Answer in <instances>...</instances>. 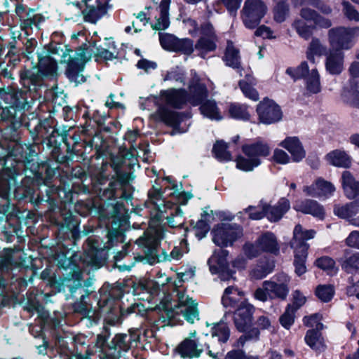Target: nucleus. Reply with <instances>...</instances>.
<instances>
[{"mask_svg":"<svg viewBox=\"0 0 359 359\" xmlns=\"http://www.w3.org/2000/svg\"><path fill=\"white\" fill-rule=\"evenodd\" d=\"M243 252L245 255L249 258L252 259L257 257L262 252L259 246L257 245V240L255 243H247L243 246Z\"/></svg>","mask_w":359,"mask_h":359,"instance_id":"63","label":"nucleus"},{"mask_svg":"<svg viewBox=\"0 0 359 359\" xmlns=\"http://www.w3.org/2000/svg\"><path fill=\"white\" fill-rule=\"evenodd\" d=\"M168 223L170 227L176 228L182 226L184 224L183 212L177 206L174 208V210L170 212V216H168Z\"/></svg>","mask_w":359,"mask_h":359,"instance_id":"55","label":"nucleus"},{"mask_svg":"<svg viewBox=\"0 0 359 359\" xmlns=\"http://www.w3.org/2000/svg\"><path fill=\"white\" fill-rule=\"evenodd\" d=\"M359 36V27H338L328 31V41L332 50H348Z\"/></svg>","mask_w":359,"mask_h":359,"instance_id":"11","label":"nucleus"},{"mask_svg":"<svg viewBox=\"0 0 359 359\" xmlns=\"http://www.w3.org/2000/svg\"><path fill=\"white\" fill-rule=\"evenodd\" d=\"M148 197L146 204L148 207L153 206L158 212V217H161L158 214L165 212L167 208L172 209L173 204L165 201L159 188L153 186L148 192Z\"/></svg>","mask_w":359,"mask_h":359,"instance_id":"24","label":"nucleus"},{"mask_svg":"<svg viewBox=\"0 0 359 359\" xmlns=\"http://www.w3.org/2000/svg\"><path fill=\"white\" fill-rule=\"evenodd\" d=\"M316 265L324 270L326 271L328 273L332 274L336 273L337 271V268L335 264V261L327 256L321 257L316 259Z\"/></svg>","mask_w":359,"mask_h":359,"instance_id":"54","label":"nucleus"},{"mask_svg":"<svg viewBox=\"0 0 359 359\" xmlns=\"http://www.w3.org/2000/svg\"><path fill=\"white\" fill-rule=\"evenodd\" d=\"M189 26L192 27L189 29V33L192 36L200 34L201 36L195 45V49L201 57L204 58L205 55L217 48V37L212 25L209 22H205L198 27L196 21L189 20L187 21Z\"/></svg>","mask_w":359,"mask_h":359,"instance_id":"9","label":"nucleus"},{"mask_svg":"<svg viewBox=\"0 0 359 359\" xmlns=\"http://www.w3.org/2000/svg\"><path fill=\"white\" fill-rule=\"evenodd\" d=\"M228 113L230 117L234 119L249 121L250 118L249 107L244 104L231 103L228 107Z\"/></svg>","mask_w":359,"mask_h":359,"instance_id":"41","label":"nucleus"},{"mask_svg":"<svg viewBox=\"0 0 359 359\" xmlns=\"http://www.w3.org/2000/svg\"><path fill=\"white\" fill-rule=\"evenodd\" d=\"M326 47L320 40L313 38L306 50V58L312 63H315V56H320L326 53Z\"/></svg>","mask_w":359,"mask_h":359,"instance_id":"49","label":"nucleus"},{"mask_svg":"<svg viewBox=\"0 0 359 359\" xmlns=\"http://www.w3.org/2000/svg\"><path fill=\"white\" fill-rule=\"evenodd\" d=\"M275 267L273 260L260 261L252 270L251 276L255 279H262L271 273Z\"/></svg>","mask_w":359,"mask_h":359,"instance_id":"43","label":"nucleus"},{"mask_svg":"<svg viewBox=\"0 0 359 359\" xmlns=\"http://www.w3.org/2000/svg\"><path fill=\"white\" fill-rule=\"evenodd\" d=\"M211 335L213 338H217L219 342L225 343L229 338L230 330L227 325L221 321L212 325Z\"/></svg>","mask_w":359,"mask_h":359,"instance_id":"47","label":"nucleus"},{"mask_svg":"<svg viewBox=\"0 0 359 359\" xmlns=\"http://www.w3.org/2000/svg\"><path fill=\"white\" fill-rule=\"evenodd\" d=\"M102 248L98 241L89 238L87 241L85 253L81 257V264L95 268H99L102 264V259L99 253Z\"/></svg>","mask_w":359,"mask_h":359,"instance_id":"20","label":"nucleus"},{"mask_svg":"<svg viewBox=\"0 0 359 359\" xmlns=\"http://www.w3.org/2000/svg\"><path fill=\"white\" fill-rule=\"evenodd\" d=\"M209 230L210 226L204 219L198 220L194 228V234L199 240L205 237Z\"/></svg>","mask_w":359,"mask_h":359,"instance_id":"61","label":"nucleus"},{"mask_svg":"<svg viewBox=\"0 0 359 359\" xmlns=\"http://www.w3.org/2000/svg\"><path fill=\"white\" fill-rule=\"evenodd\" d=\"M279 145L288 151L294 162H300L306 156V151L297 137H287Z\"/></svg>","mask_w":359,"mask_h":359,"instance_id":"23","label":"nucleus"},{"mask_svg":"<svg viewBox=\"0 0 359 359\" xmlns=\"http://www.w3.org/2000/svg\"><path fill=\"white\" fill-rule=\"evenodd\" d=\"M334 294V288L330 285H319L316 290V294L322 302H330Z\"/></svg>","mask_w":359,"mask_h":359,"instance_id":"56","label":"nucleus"},{"mask_svg":"<svg viewBox=\"0 0 359 359\" xmlns=\"http://www.w3.org/2000/svg\"><path fill=\"white\" fill-rule=\"evenodd\" d=\"M325 70L331 75H339L344 69V54L339 50H331L325 55Z\"/></svg>","mask_w":359,"mask_h":359,"instance_id":"21","label":"nucleus"},{"mask_svg":"<svg viewBox=\"0 0 359 359\" xmlns=\"http://www.w3.org/2000/svg\"><path fill=\"white\" fill-rule=\"evenodd\" d=\"M292 26L296 29L298 34L305 39H308L312 34V27L307 25L306 22L302 20H295Z\"/></svg>","mask_w":359,"mask_h":359,"instance_id":"58","label":"nucleus"},{"mask_svg":"<svg viewBox=\"0 0 359 359\" xmlns=\"http://www.w3.org/2000/svg\"><path fill=\"white\" fill-rule=\"evenodd\" d=\"M257 245L262 252L278 255L280 246L276 236L271 232H266L257 238Z\"/></svg>","mask_w":359,"mask_h":359,"instance_id":"30","label":"nucleus"},{"mask_svg":"<svg viewBox=\"0 0 359 359\" xmlns=\"http://www.w3.org/2000/svg\"><path fill=\"white\" fill-rule=\"evenodd\" d=\"M276 5L274 7V20L278 22H283L288 14L287 0H274Z\"/></svg>","mask_w":359,"mask_h":359,"instance_id":"53","label":"nucleus"},{"mask_svg":"<svg viewBox=\"0 0 359 359\" xmlns=\"http://www.w3.org/2000/svg\"><path fill=\"white\" fill-rule=\"evenodd\" d=\"M267 203L261 201L257 205H250L243 212H238V217H241L243 212L248 213L249 218L253 220L261 219L266 217Z\"/></svg>","mask_w":359,"mask_h":359,"instance_id":"44","label":"nucleus"},{"mask_svg":"<svg viewBox=\"0 0 359 359\" xmlns=\"http://www.w3.org/2000/svg\"><path fill=\"white\" fill-rule=\"evenodd\" d=\"M86 8L83 11V14L86 21L95 23L107 13L108 6L103 4H99L95 1L93 5H86Z\"/></svg>","mask_w":359,"mask_h":359,"instance_id":"32","label":"nucleus"},{"mask_svg":"<svg viewBox=\"0 0 359 359\" xmlns=\"http://www.w3.org/2000/svg\"><path fill=\"white\" fill-rule=\"evenodd\" d=\"M295 309L288 305L284 313L280 317V323L283 327L289 329L294 321Z\"/></svg>","mask_w":359,"mask_h":359,"instance_id":"57","label":"nucleus"},{"mask_svg":"<svg viewBox=\"0 0 359 359\" xmlns=\"http://www.w3.org/2000/svg\"><path fill=\"white\" fill-rule=\"evenodd\" d=\"M164 232L161 229H150L147 231L144 236L139 238L136 243L143 248V251L147 257H149L153 262H165L172 259H180L184 252L187 250H182L178 247H175L170 254L165 251L158 253V247L161 239L164 238Z\"/></svg>","mask_w":359,"mask_h":359,"instance_id":"6","label":"nucleus"},{"mask_svg":"<svg viewBox=\"0 0 359 359\" xmlns=\"http://www.w3.org/2000/svg\"><path fill=\"white\" fill-rule=\"evenodd\" d=\"M109 336L107 329L97 335L95 352L98 353L100 359H126L124 355L136 346L140 340L138 329H130L128 334H116L110 343L106 345Z\"/></svg>","mask_w":359,"mask_h":359,"instance_id":"3","label":"nucleus"},{"mask_svg":"<svg viewBox=\"0 0 359 359\" xmlns=\"http://www.w3.org/2000/svg\"><path fill=\"white\" fill-rule=\"evenodd\" d=\"M75 345V353L70 358V359H90V356L97 355L98 353L95 352V344L93 348H90L88 344V339L82 334L76 335L74 338Z\"/></svg>","mask_w":359,"mask_h":359,"instance_id":"25","label":"nucleus"},{"mask_svg":"<svg viewBox=\"0 0 359 359\" xmlns=\"http://www.w3.org/2000/svg\"><path fill=\"white\" fill-rule=\"evenodd\" d=\"M341 184L346 196L350 199L359 195V182L349 171H344L341 175Z\"/></svg>","mask_w":359,"mask_h":359,"instance_id":"31","label":"nucleus"},{"mask_svg":"<svg viewBox=\"0 0 359 359\" xmlns=\"http://www.w3.org/2000/svg\"><path fill=\"white\" fill-rule=\"evenodd\" d=\"M170 280L165 274L159 273L155 280H147L140 285L139 288L135 289V294H140V292H137L139 289L145 291L149 294L146 299L148 302L154 301L155 303L159 302L157 305L158 309L164 310L168 318L172 319L175 313H180L189 323H194L195 320L199 319L197 303L179 289H175L172 294H167V284Z\"/></svg>","mask_w":359,"mask_h":359,"instance_id":"1","label":"nucleus"},{"mask_svg":"<svg viewBox=\"0 0 359 359\" xmlns=\"http://www.w3.org/2000/svg\"><path fill=\"white\" fill-rule=\"evenodd\" d=\"M293 208L297 211L302 212L304 214L311 215L320 219H323L325 216L323 206L314 200L304 199L297 201Z\"/></svg>","mask_w":359,"mask_h":359,"instance_id":"22","label":"nucleus"},{"mask_svg":"<svg viewBox=\"0 0 359 359\" xmlns=\"http://www.w3.org/2000/svg\"><path fill=\"white\" fill-rule=\"evenodd\" d=\"M193 41L189 39H179L177 43V48L175 52H182L186 55H190L194 51Z\"/></svg>","mask_w":359,"mask_h":359,"instance_id":"62","label":"nucleus"},{"mask_svg":"<svg viewBox=\"0 0 359 359\" xmlns=\"http://www.w3.org/2000/svg\"><path fill=\"white\" fill-rule=\"evenodd\" d=\"M306 344L313 351L321 352L325 350L324 339L320 330H309L307 331L305 338Z\"/></svg>","mask_w":359,"mask_h":359,"instance_id":"39","label":"nucleus"},{"mask_svg":"<svg viewBox=\"0 0 359 359\" xmlns=\"http://www.w3.org/2000/svg\"><path fill=\"white\" fill-rule=\"evenodd\" d=\"M228 254L226 250L219 249L215 250L208 261L210 272L212 274H218L222 281L235 280L233 277L235 271L229 269L226 259Z\"/></svg>","mask_w":359,"mask_h":359,"instance_id":"15","label":"nucleus"},{"mask_svg":"<svg viewBox=\"0 0 359 359\" xmlns=\"http://www.w3.org/2000/svg\"><path fill=\"white\" fill-rule=\"evenodd\" d=\"M57 59L51 56L46 55V79L50 77V80L53 81V85L50 86V89L46 88V96L53 95L54 94L53 89L56 88V83L55 78L57 76ZM48 84L46 83V88Z\"/></svg>","mask_w":359,"mask_h":359,"instance_id":"42","label":"nucleus"},{"mask_svg":"<svg viewBox=\"0 0 359 359\" xmlns=\"http://www.w3.org/2000/svg\"><path fill=\"white\" fill-rule=\"evenodd\" d=\"M267 7L262 0H246L241 11V18L248 29L255 28L266 15Z\"/></svg>","mask_w":359,"mask_h":359,"instance_id":"14","label":"nucleus"},{"mask_svg":"<svg viewBox=\"0 0 359 359\" xmlns=\"http://www.w3.org/2000/svg\"><path fill=\"white\" fill-rule=\"evenodd\" d=\"M359 210V201H355L340 205H335L334 207V213L340 218L349 219L355 216Z\"/></svg>","mask_w":359,"mask_h":359,"instance_id":"37","label":"nucleus"},{"mask_svg":"<svg viewBox=\"0 0 359 359\" xmlns=\"http://www.w3.org/2000/svg\"><path fill=\"white\" fill-rule=\"evenodd\" d=\"M189 90L187 93L184 89L171 88L161 91L159 99L156 97H149L146 102L157 104L158 107L154 114L156 119L175 128L183 121L184 116L182 114L169 109L168 106L182 108L187 101L189 102Z\"/></svg>","mask_w":359,"mask_h":359,"instance_id":"2","label":"nucleus"},{"mask_svg":"<svg viewBox=\"0 0 359 359\" xmlns=\"http://www.w3.org/2000/svg\"><path fill=\"white\" fill-rule=\"evenodd\" d=\"M242 151L245 156L237 157L236 168L249 172L262 163V158L269 156L271 148L267 142L259 138L254 142L243 145Z\"/></svg>","mask_w":359,"mask_h":359,"instance_id":"7","label":"nucleus"},{"mask_svg":"<svg viewBox=\"0 0 359 359\" xmlns=\"http://www.w3.org/2000/svg\"><path fill=\"white\" fill-rule=\"evenodd\" d=\"M224 60L227 66L238 69L240 76H243V69L241 68L239 50L233 46L231 41L227 42Z\"/></svg>","mask_w":359,"mask_h":359,"instance_id":"33","label":"nucleus"},{"mask_svg":"<svg viewBox=\"0 0 359 359\" xmlns=\"http://www.w3.org/2000/svg\"><path fill=\"white\" fill-rule=\"evenodd\" d=\"M343 97L346 102L359 108V91L356 88H353L351 90H344Z\"/></svg>","mask_w":359,"mask_h":359,"instance_id":"60","label":"nucleus"},{"mask_svg":"<svg viewBox=\"0 0 359 359\" xmlns=\"http://www.w3.org/2000/svg\"><path fill=\"white\" fill-rule=\"evenodd\" d=\"M160 43L163 48L169 51H176L179 39L168 33H159Z\"/></svg>","mask_w":359,"mask_h":359,"instance_id":"52","label":"nucleus"},{"mask_svg":"<svg viewBox=\"0 0 359 359\" xmlns=\"http://www.w3.org/2000/svg\"><path fill=\"white\" fill-rule=\"evenodd\" d=\"M76 257L77 256L76 255L72 258H67L66 255L62 254L57 255L55 258L59 267L63 268L65 270H69L68 274H71V278L77 282L75 285V287H72L70 288V292L72 294L75 292V290L77 287H82L81 280L83 272L81 270V266L74 263Z\"/></svg>","mask_w":359,"mask_h":359,"instance_id":"18","label":"nucleus"},{"mask_svg":"<svg viewBox=\"0 0 359 359\" xmlns=\"http://www.w3.org/2000/svg\"><path fill=\"white\" fill-rule=\"evenodd\" d=\"M315 235L314 230L304 229L300 224H297L293 231V238L290 242V246L292 248L297 250H303V247H306V250H308L309 245L306 241L314 238Z\"/></svg>","mask_w":359,"mask_h":359,"instance_id":"27","label":"nucleus"},{"mask_svg":"<svg viewBox=\"0 0 359 359\" xmlns=\"http://www.w3.org/2000/svg\"><path fill=\"white\" fill-rule=\"evenodd\" d=\"M170 0H161L160 5L156 9L154 18L156 22L151 25L154 29L163 30L170 25L169 7Z\"/></svg>","mask_w":359,"mask_h":359,"instance_id":"26","label":"nucleus"},{"mask_svg":"<svg viewBox=\"0 0 359 359\" xmlns=\"http://www.w3.org/2000/svg\"><path fill=\"white\" fill-rule=\"evenodd\" d=\"M303 321L305 325L313 327V330L319 331L323 328V324L320 323V316L317 313L304 317Z\"/></svg>","mask_w":359,"mask_h":359,"instance_id":"64","label":"nucleus"},{"mask_svg":"<svg viewBox=\"0 0 359 359\" xmlns=\"http://www.w3.org/2000/svg\"><path fill=\"white\" fill-rule=\"evenodd\" d=\"M139 330L140 336L142 334V337L148 343L152 344L157 341L156 332L158 330V325L154 321L150 320H144Z\"/></svg>","mask_w":359,"mask_h":359,"instance_id":"36","label":"nucleus"},{"mask_svg":"<svg viewBox=\"0 0 359 359\" xmlns=\"http://www.w3.org/2000/svg\"><path fill=\"white\" fill-rule=\"evenodd\" d=\"M247 81H240L239 86L244 94V95L253 100L257 101L259 100V94L257 91L252 86V85L255 84L254 78L250 75H245Z\"/></svg>","mask_w":359,"mask_h":359,"instance_id":"48","label":"nucleus"},{"mask_svg":"<svg viewBox=\"0 0 359 359\" xmlns=\"http://www.w3.org/2000/svg\"><path fill=\"white\" fill-rule=\"evenodd\" d=\"M212 241L220 247H228L243 236V229L235 224L221 223L212 230Z\"/></svg>","mask_w":359,"mask_h":359,"instance_id":"13","label":"nucleus"},{"mask_svg":"<svg viewBox=\"0 0 359 359\" xmlns=\"http://www.w3.org/2000/svg\"><path fill=\"white\" fill-rule=\"evenodd\" d=\"M325 159L332 165L347 168L351 165V159L348 154L342 150L336 149L329 152Z\"/></svg>","mask_w":359,"mask_h":359,"instance_id":"35","label":"nucleus"},{"mask_svg":"<svg viewBox=\"0 0 359 359\" xmlns=\"http://www.w3.org/2000/svg\"><path fill=\"white\" fill-rule=\"evenodd\" d=\"M192 79L189 83L190 95L189 102L194 106L200 105L201 114L212 121H220L223 118L222 112L214 100H206L208 90L196 72L191 71Z\"/></svg>","mask_w":359,"mask_h":359,"instance_id":"5","label":"nucleus"},{"mask_svg":"<svg viewBox=\"0 0 359 359\" xmlns=\"http://www.w3.org/2000/svg\"><path fill=\"white\" fill-rule=\"evenodd\" d=\"M212 152L219 161H229L232 159L231 154L227 151V144L223 141H217L214 144Z\"/></svg>","mask_w":359,"mask_h":359,"instance_id":"50","label":"nucleus"},{"mask_svg":"<svg viewBox=\"0 0 359 359\" xmlns=\"http://www.w3.org/2000/svg\"><path fill=\"white\" fill-rule=\"evenodd\" d=\"M37 313H39V311H37ZM45 318L43 314L41 313H39L37 319H36L35 322L29 327V332L32 335L34 338H39L41 339L42 344L36 346L39 353L42 352L41 348L44 347L45 346V335L43 332Z\"/></svg>","mask_w":359,"mask_h":359,"instance_id":"40","label":"nucleus"},{"mask_svg":"<svg viewBox=\"0 0 359 359\" xmlns=\"http://www.w3.org/2000/svg\"><path fill=\"white\" fill-rule=\"evenodd\" d=\"M341 5L343 6L342 11L346 18L351 21L359 22V12L350 2L342 1Z\"/></svg>","mask_w":359,"mask_h":359,"instance_id":"59","label":"nucleus"},{"mask_svg":"<svg viewBox=\"0 0 359 359\" xmlns=\"http://www.w3.org/2000/svg\"><path fill=\"white\" fill-rule=\"evenodd\" d=\"M290 208V201L285 198H280L274 205L267 203L266 217L271 222H277L289 210Z\"/></svg>","mask_w":359,"mask_h":359,"instance_id":"29","label":"nucleus"},{"mask_svg":"<svg viewBox=\"0 0 359 359\" xmlns=\"http://www.w3.org/2000/svg\"><path fill=\"white\" fill-rule=\"evenodd\" d=\"M290 278L287 274L279 273L270 280L264 281L262 287H258L254 292V297L261 302L274 299L284 300L290 291Z\"/></svg>","mask_w":359,"mask_h":359,"instance_id":"8","label":"nucleus"},{"mask_svg":"<svg viewBox=\"0 0 359 359\" xmlns=\"http://www.w3.org/2000/svg\"><path fill=\"white\" fill-rule=\"evenodd\" d=\"M95 191H98V196L103 201L111 200L116 198L117 189L121 190L120 197L126 201H131L133 189L128 182V176L126 174L117 172V179L111 182L109 187L102 190L97 185L94 187Z\"/></svg>","mask_w":359,"mask_h":359,"instance_id":"12","label":"nucleus"},{"mask_svg":"<svg viewBox=\"0 0 359 359\" xmlns=\"http://www.w3.org/2000/svg\"><path fill=\"white\" fill-rule=\"evenodd\" d=\"M87 295L81 294V301L74 304V311L80 313L83 318H88L90 323H96L101 318V311L93 310L87 303L84 301Z\"/></svg>","mask_w":359,"mask_h":359,"instance_id":"28","label":"nucleus"},{"mask_svg":"<svg viewBox=\"0 0 359 359\" xmlns=\"http://www.w3.org/2000/svg\"><path fill=\"white\" fill-rule=\"evenodd\" d=\"M259 121L264 124H272L282 118V111L280 107L273 100L264 99L256 109Z\"/></svg>","mask_w":359,"mask_h":359,"instance_id":"16","label":"nucleus"},{"mask_svg":"<svg viewBox=\"0 0 359 359\" xmlns=\"http://www.w3.org/2000/svg\"><path fill=\"white\" fill-rule=\"evenodd\" d=\"M254 306L247 302H242L233 314L234 323L241 332H245L250 327L252 320Z\"/></svg>","mask_w":359,"mask_h":359,"instance_id":"19","label":"nucleus"},{"mask_svg":"<svg viewBox=\"0 0 359 359\" xmlns=\"http://www.w3.org/2000/svg\"><path fill=\"white\" fill-rule=\"evenodd\" d=\"M209 345L201 343L196 331L191 332L177 346L176 351L183 358H198L205 351L213 359H219L220 353H213L209 349Z\"/></svg>","mask_w":359,"mask_h":359,"instance_id":"10","label":"nucleus"},{"mask_svg":"<svg viewBox=\"0 0 359 359\" xmlns=\"http://www.w3.org/2000/svg\"><path fill=\"white\" fill-rule=\"evenodd\" d=\"M116 46L113 41H109L107 48L97 46V43L92 45L83 44L74 53L69 60L66 70V75L71 81L81 83L85 81L83 75L81 74L86 61L90 60L93 55L107 60H111L116 57Z\"/></svg>","mask_w":359,"mask_h":359,"instance_id":"4","label":"nucleus"},{"mask_svg":"<svg viewBox=\"0 0 359 359\" xmlns=\"http://www.w3.org/2000/svg\"><path fill=\"white\" fill-rule=\"evenodd\" d=\"M294 271L295 273L299 276L305 273L306 271V261L307 259L308 250H306V247H303V250L294 249Z\"/></svg>","mask_w":359,"mask_h":359,"instance_id":"45","label":"nucleus"},{"mask_svg":"<svg viewBox=\"0 0 359 359\" xmlns=\"http://www.w3.org/2000/svg\"><path fill=\"white\" fill-rule=\"evenodd\" d=\"M335 190L336 188L332 183L322 177L317 178L311 185L305 186L303 188V191L306 195L320 198L331 197Z\"/></svg>","mask_w":359,"mask_h":359,"instance_id":"17","label":"nucleus"},{"mask_svg":"<svg viewBox=\"0 0 359 359\" xmlns=\"http://www.w3.org/2000/svg\"><path fill=\"white\" fill-rule=\"evenodd\" d=\"M310 72L309 65L305 61L302 62L296 68L289 67L286 69V74L294 81L302 78L305 79Z\"/></svg>","mask_w":359,"mask_h":359,"instance_id":"51","label":"nucleus"},{"mask_svg":"<svg viewBox=\"0 0 359 359\" xmlns=\"http://www.w3.org/2000/svg\"><path fill=\"white\" fill-rule=\"evenodd\" d=\"M306 88L311 94L318 93L321 90L320 75L316 68L311 69L305 79Z\"/></svg>","mask_w":359,"mask_h":359,"instance_id":"46","label":"nucleus"},{"mask_svg":"<svg viewBox=\"0 0 359 359\" xmlns=\"http://www.w3.org/2000/svg\"><path fill=\"white\" fill-rule=\"evenodd\" d=\"M243 292H241L237 287L229 286L224 290V294L222 297V303L224 307L234 308L238 306L239 300L243 296Z\"/></svg>","mask_w":359,"mask_h":359,"instance_id":"38","label":"nucleus"},{"mask_svg":"<svg viewBox=\"0 0 359 359\" xmlns=\"http://www.w3.org/2000/svg\"><path fill=\"white\" fill-rule=\"evenodd\" d=\"M339 262L346 273L352 276L359 275V252L346 254Z\"/></svg>","mask_w":359,"mask_h":359,"instance_id":"34","label":"nucleus"}]
</instances>
